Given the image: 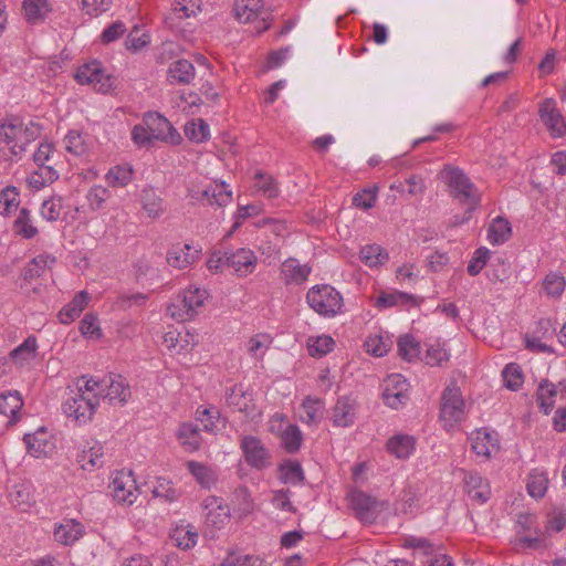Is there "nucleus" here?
I'll use <instances>...</instances> for the list:
<instances>
[{"label": "nucleus", "instance_id": "5701e85b", "mask_svg": "<svg viewBox=\"0 0 566 566\" xmlns=\"http://www.w3.org/2000/svg\"><path fill=\"white\" fill-rule=\"evenodd\" d=\"M140 205L149 218H159L165 212L164 200L153 187H146L140 192Z\"/></svg>", "mask_w": 566, "mask_h": 566}, {"label": "nucleus", "instance_id": "e433bc0d", "mask_svg": "<svg viewBox=\"0 0 566 566\" xmlns=\"http://www.w3.org/2000/svg\"><path fill=\"white\" fill-rule=\"evenodd\" d=\"M254 187L269 199H274L280 196V188L276 180L263 171H258L254 176Z\"/></svg>", "mask_w": 566, "mask_h": 566}, {"label": "nucleus", "instance_id": "9b49d317", "mask_svg": "<svg viewBox=\"0 0 566 566\" xmlns=\"http://www.w3.org/2000/svg\"><path fill=\"white\" fill-rule=\"evenodd\" d=\"M241 448L245 462L256 470L270 467L271 457L262 441L253 436H245L241 440Z\"/></svg>", "mask_w": 566, "mask_h": 566}, {"label": "nucleus", "instance_id": "473e14b6", "mask_svg": "<svg viewBox=\"0 0 566 566\" xmlns=\"http://www.w3.org/2000/svg\"><path fill=\"white\" fill-rule=\"evenodd\" d=\"M21 119L10 117L0 124V140L6 144L18 145L21 143Z\"/></svg>", "mask_w": 566, "mask_h": 566}, {"label": "nucleus", "instance_id": "f704fd0d", "mask_svg": "<svg viewBox=\"0 0 566 566\" xmlns=\"http://www.w3.org/2000/svg\"><path fill=\"white\" fill-rule=\"evenodd\" d=\"M55 259L50 255H38L32 259L22 270V277L25 281H32L42 275L49 264L54 263Z\"/></svg>", "mask_w": 566, "mask_h": 566}, {"label": "nucleus", "instance_id": "2eb2a0df", "mask_svg": "<svg viewBox=\"0 0 566 566\" xmlns=\"http://www.w3.org/2000/svg\"><path fill=\"white\" fill-rule=\"evenodd\" d=\"M463 482L467 493L472 501L484 504L491 496V489L486 480L476 472H464Z\"/></svg>", "mask_w": 566, "mask_h": 566}, {"label": "nucleus", "instance_id": "3c124183", "mask_svg": "<svg viewBox=\"0 0 566 566\" xmlns=\"http://www.w3.org/2000/svg\"><path fill=\"white\" fill-rule=\"evenodd\" d=\"M565 279L558 273H549L543 281V290L552 298H559L565 291Z\"/></svg>", "mask_w": 566, "mask_h": 566}, {"label": "nucleus", "instance_id": "6e6552de", "mask_svg": "<svg viewBox=\"0 0 566 566\" xmlns=\"http://www.w3.org/2000/svg\"><path fill=\"white\" fill-rule=\"evenodd\" d=\"M440 418L446 426L460 422L464 416V400L459 387H447L441 398Z\"/></svg>", "mask_w": 566, "mask_h": 566}, {"label": "nucleus", "instance_id": "ea45409f", "mask_svg": "<svg viewBox=\"0 0 566 566\" xmlns=\"http://www.w3.org/2000/svg\"><path fill=\"white\" fill-rule=\"evenodd\" d=\"M63 142L66 151L74 156H83L88 151L85 136L77 130H70Z\"/></svg>", "mask_w": 566, "mask_h": 566}, {"label": "nucleus", "instance_id": "0e129e2a", "mask_svg": "<svg viewBox=\"0 0 566 566\" xmlns=\"http://www.w3.org/2000/svg\"><path fill=\"white\" fill-rule=\"evenodd\" d=\"M61 210L62 199L52 197L42 202L40 214L46 221L53 222L60 218Z\"/></svg>", "mask_w": 566, "mask_h": 566}, {"label": "nucleus", "instance_id": "39448f33", "mask_svg": "<svg viewBox=\"0 0 566 566\" xmlns=\"http://www.w3.org/2000/svg\"><path fill=\"white\" fill-rule=\"evenodd\" d=\"M441 177L450 187L452 196L468 206L469 210L478 207L479 195L476 188L460 168L446 166L441 171Z\"/></svg>", "mask_w": 566, "mask_h": 566}, {"label": "nucleus", "instance_id": "72a5a7b5", "mask_svg": "<svg viewBox=\"0 0 566 566\" xmlns=\"http://www.w3.org/2000/svg\"><path fill=\"white\" fill-rule=\"evenodd\" d=\"M511 232V223L502 217H496L490 224L488 239L492 244H502L510 239Z\"/></svg>", "mask_w": 566, "mask_h": 566}, {"label": "nucleus", "instance_id": "8fccbe9b", "mask_svg": "<svg viewBox=\"0 0 566 566\" xmlns=\"http://www.w3.org/2000/svg\"><path fill=\"white\" fill-rule=\"evenodd\" d=\"M556 386L549 382L547 379H544L537 389V401L539 407L547 415L554 405V397L556 396Z\"/></svg>", "mask_w": 566, "mask_h": 566}, {"label": "nucleus", "instance_id": "dca6fc26", "mask_svg": "<svg viewBox=\"0 0 566 566\" xmlns=\"http://www.w3.org/2000/svg\"><path fill=\"white\" fill-rule=\"evenodd\" d=\"M541 119L554 137H560L566 133V124L560 113L556 109L552 99H546L539 109Z\"/></svg>", "mask_w": 566, "mask_h": 566}, {"label": "nucleus", "instance_id": "b1692460", "mask_svg": "<svg viewBox=\"0 0 566 566\" xmlns=\"http://www.w3.org/2000/svg\"><path fill=\"white\" fill-rule=\"evenodd\" d=\"M90 296L87 292H78L73 300L66 304L59 313V318L62 324H70L77 318L84 311L88 303Z\"/></svg>", "mask_w": 566, "mask_h": 566}, {"label": "nucleus", "instance_id": "603ef678", "mask_svg": "<svg viewBox=\"0 0 566 566\" xmlns=\"http://www.w3.org/2000/svg\"><path fill=\"white\" fill-rule=\"evenodd\" d=\"M281 480L284 483L298 484L304 480V472L297 461H287L280 465Z\"/></svg>", "mask_w": 566, "mask_h": 566}, {"label": "nucleus", "instance_id": "5fc2aeb1", "mask_svg": "<svg viewBox=\"0 0 566 566\" xmlns=\"http://www.w3.org/2000/svg\"><path fill=\"white\" fill-rule=\"evenodd\" d=\"M105 178L113 187H124L132 181L133 169L125 166H115L108 170Z\"/></svg>", "mask_w": 566, "mask_h": 566}, {"label": "nucleus", "instance_id": "bb28decb", "mask_svg": "<svg viewBox=\"0 0 566 566\" xmlns=\"http://www.w3.org/2000/svg\"><path fill=\"white\" fill-rule=\"evenodd\" d=\"M301 408V420L308 426L318 424L324 417V402L318 398L306 397Z\"/></svg>", "mask_w": 566, "mask_h": 566}, {"label": "nucleus", "instance_id": "338daca9", "mask_svg": "<svg viewBox=\"0 0 566 566\" xmlns=\"http://www.w3.org/2000/svg\"><path fill=\"white\" fill-rule=\"evenodd\" d=\"M489 259L490 251L488 248L482 247L476 249L468 264V273L472 276L478 275L486 265Z\"/></svg>", "mask_w": 566, "mask_h": 566}, {"label": "nucleus", "instance_id": "393cba45", "mask_svg": "<svg viewBox=\"0 0 566 566\" xmlns=\"http://www.w3.org/2000/svg\"><path fill=\"white\" fill-rule=\"evenodd\" d=\"M350 506L356 512L359 520L371 522L374 516L371 510L375 506V500L361 491H354L349 497Z\"/></svg>", "mask_w": 566, "mask_h": 566}, {"label": "nucleus", "instance_id": "69168bd1", "mask_svg": "<svg viewBox=\"0 0 566 566\" xmlns=\"http://www.w3.org/2000/svg\"><path fill=\"white\" fill-rule=\"evenodd\" d=\"M220 566H264L263 560L252 555L230 553Z\"/></svg>", "mask_w": 566, "mask_h": 566}, {"label": "nucleus", "instance_id": "a211bd4d", "mask_svg": "<svg viewBox=\"0 0 566 566\" xmlns=\"http://www.w3.org/2000/svg\"><path fill=\"white\" fill-rule=\"evenodd\" d=\"M53 534L57 543L69 546L84 535V526L75 520H65L54 527Z\"/></svg>", "mask_w": 566, "mask_h": 566}, {"label": "nucleus", "instance_id": "a878e982", "mask_svg": "<svg viewBox=\"0 0 566 566\" xmlns=\"http://www.w3.org/2000/svg\"><path fill=\"white\" fill-rule=\"evenodd\" d=\"M177 438L189 452L197 451L202 441L199 427L191 422H186L180 426Z\"/></svg>", "mask_w": 566, "mask_h": 566}, {"label": "nucleus", "instance_id": "49530a36", "mask_svg": "<svg viewBox=\"0 0 566 566\" xmlns=\"http://www.w3.org/2000/svg\"><path fill=\"white\" fill-rule=\"evenodd\" d=\"M398 354L407 360L412 361L420 355V344L411 335H402L398 339Z\"/></svg>", "mask_w": 566, "mask_h": 566}, {"label": "nucleus", "instance_id": "09e8293b", "mask_svg": "<svg viewBox=\"0 0 566 566\" xmlns=\"http://www.w3.org/2000/svg\"><path fill=\"white\" fill-rule=\"evenodd\" d=\"M547 484L548 479L544 473L533 471L528 475L526 489L532 497L541 499L546 493Z\"/></svg>", "mask_w": 566, "mask_h": 566}, {"label": "nucleus", "instance_id": "e2e57ef3", "mask_svg": "<svg viewBox=\"0 0 566 566\" xmlns=\"http://www.w3.org/2000/svg\"><path fill=\"white\" fill-rule=\"evenodd\" d=\"M202 507L205 510L208 511L207 513V520L210 521L212 524H216L217 521L213 518V514L212 512L214 510H219L220 513H218V516H223V518H228L229 517V510L227 506H223V500L221 497H218V496H213V495H210V496H207L203 501H202Z\"/></svg>", "mask_w": 566, "mask_h": 566}, {"label": "nucleus", "instance_id": "412c9836", "mask_svg": "<svg viewBox=\"0 0 566 566\" xmlns=\"http://www.w3.org/2000/svg\"><path fill=\"white\" fill-rule=\"evenodd\" d=\"M167 73L169 83L179 85H189L196 75L192 63L184 59L171 63Z\"/></svg>", "mask_w": 566, "mask_h": 566}, {"label": "nucleus", "instance_id": "aec40b11", "mask_svg": "<svg viewBox=\"0 0 566 566\" xmlns=\"http://www.w3.org/2000/svg\"><path fill=\"white\" fill-rule=\"evenodd\" d=\"M199 251L189 244L174 245L167 253V262L176 269H185L198 258Z\"/></svg>", "mask_w": 566, "mask_h": 566}, {"label": "nucleus", "instance_id": "864d4df0", "mask_svg": "<svg viewBox=\"0 0 566 566\" xmlns=\"http://www.w3.org/2000/svg\"><path fill=\"white\" fill-rule=\"evenodd\" d=\"M366 352L375 357H382L386 355L391 346V342L388 338H384L381 335H369L364 344Z\"/></svg>", "mask_w": 566, "mask_h": 566}, {"label": "nucleus", "instance_id": "6e6d98bb", "mask_svg": "<svg viewBox=\"0 0 566 566\" xmlns=\"http://www.w3.org/2000/svg\"><path fill=\"white\" fill-rule=\"evenodd\" d=\"M491 269L488 271V277L491 281L504 282L511 275V266L506 260L500 255L494 256L490 263Z\"/></svg>", "mask_w": 566, "mask_h": 566}, {"label": "nucleus", "instance_id": "20e7f679", "mask_svg": "<svg viewBox=\"0 0 566 566\" xmlns=\"http://www.w3.org/2000/svg\"><path fill=\"white\" fill-rule=\"evenodd\" d=\"M207 291L199 287H189L178 294L167 306V312L177 322L191 321L207 298Z\"/></svg>", "mask_w": 566, "mask_h": 566}, {"label": "nucleus", "instance_id": "13d9d810", "mask_svg": "<svg viewBox=\"0 0 566 566\" xmlns=\"http://www.w3.org/2000/svg\"><path fill=\"white\" fill-rule=\"evenodd\" d=\"M505 387L516 391L523 385V374L521 367L517 364L511 363L505 366L502 371Z\"/></svg>", "mask_w": 566, "mask_h": 566}, {"label": "nucleus", "instance_id": "a18cd8bd", "mask_svg": "<svg viewBox=\"0 0 566 566\" xmlns=\"http://www.w3.org/2000/svg\"><path fill=\"white\" fill-rule=\"evenodd\" d=\"M185 135L195 143H203L209 139V125L201 118L193 119L186 124Z\"/></svg>", "mask_w": 566, "mask_h": 566}, {"label": "nucleus", "instance_id": "c9c22d12", "mask_svg": "<svg viewBox=\"0 0 566 566\" xmlns=\"http://www.w3.org/2000/svg\"><path fill=\"white\" fill-rule=\"evenodd\" d=\"M187 468L202 488L210 489V486L216 482V475L208 465L197 461H189L187 463Z\"/></svg>", "mask_w": 566, "mask_h": 566}, {"label": "nucleus", "instance_id": "4be33fe9", "mask_svg": "<svg viewBox=\"0 0 566 566\" xmlns=\"http://www.w3.org/2000/svg\"><path fill=\"white\" fill-rule=\"evenodd\" d=\"M234 11L235 18L240 22H256L255 32L258 34L266 32L271 28V23L265 18L258 20V3H252L250 0H247V3L242 6V12L239 6L235 7Z\"/></svg>", "mask_w": 566, "mask_h": 566}, {"label": "nucleus", "instance_id": "680f3d73", "mask_svg": "<svg viewBox=\"0 0 566 566\" xmlns=\"http://www.w3.org/2000/svg\"><path fill=\"white\" fill-rule=\"evenodd\" d=\"M111 197V192L106 187L94 186L86 195L88 206L92 210H99Z\"/></svg>", "mask_w": 566, "mask_h": 566}, {"label": "nucleus", "instance_id": "79ce46f5", "mask_svg": "<svg viewBox=\"0 0 566 566\" xmlns=\"http://www.w3.org/2000/svg\"><path fill=\"white\" fill-rule=\"evenodd\" d=\"M303 441V433L296 424H289L281 434V442L289 453L300 450Z\"/></svg>", "mask_w": 566, "mask_h": 566}, {"label": "nucleus", "instance_id": "0eeeda50", "mask_svg": "<svg viewBox=\"0 0 566 566\" xmlns=\"http://www.w3.org/2000/svg\"><path fill=\"white\" fill-rule=\"evenodd\" d=\"M144 124L149 129L148 134L153 140H160L170 145H179L182 140L181 135L171 123L157 112L146 113Z\"/></svg>", "mask_w": 566, "mask_h": 566}, {"label": "nucleus", "instance_id": "7ed1b4c3", "mask_svg": "<svg viewBox=\"0 0 566 566\" xmlns=\"http://www.w3.org/2000/svg\"><path fill=\"white\" fill-rule=\"evenodd\" d=\"M306 301L318 315L334 317L342 312L343 297L332 285H315L307 291Z\"/></svg>", "mask_w": 566, "mask_h": 566}, {"label": "nucleus", "instance_id": "a19ab883", "mask_svg": "<svg viewBox=\"0 0 566 566\" xmlns=\"http://www.w3.org/2000/svg\"><path fill=\"white\" fill-rule=\"evenodd\" d=\"M11 504L22 511H27L33 502V496L29 485L17 484L9 492Z\"/></svg>", "mask_w": 566, "mask_h": 566}, {"label": "nucleus", "instance_id": "37998d69", "mask_svg": "<svg viewBox=\"0 0 566 566\" xmlns=\"http://www.w3.org/2000/svg\"><path fill=\"white\" fill-rule=\"evenodd\" d=\"M13 230L24 239H32L38 234V229L31 224L30 210L22 208L13 222Z\"/></svg>", "mask_w": 566, "mask_h": 566}, {"label": "nucleus", "instance_id": "cd10ccee", "mask_svg": "<svg viewBox=\"0 0 566 566\" xmlns=\"http://www.w3.org/2000/svg\"><path fill=\"white\" fill-rule=\"evenodd\" d=\"M59 179V172L53 166L42 165L38 166V169L30 174L27 178V182L30 188L40 190L49 184L54 182Z\"/></svg>", "mask_w": 566, "mask_h": 566}, {"label": "nucleus", "instance_id": "c85d7f7f", "mask_svg": "<svg viewBox=\"0 0 566 566\" xmlns=\"http://www.w3.org/2000/svg\"><path fill=\"white\" fill-rule=\"evenodd\" d=\"M386 448L396 458L407 459L415 450V439L408 434H398L388 440Z\"/></svg>", "mask_w": 566, "mask_h": 566}, {"label": "nucleus", "instance_id": "4d7b16f0", "mask_svg": "<svg viewBox=\"0 0 566 566\" xmlns=\"http://www.w3.org/2000/svg\"><path fill=\"white\" fill-rule=\"evenodd\" d=\"M19 206V191L14 186H7L0 191V213L9 214Z\"/></svg>", "mask_w": 566, "mask_h": 566}, {"label": "nucleus", "instance_id": "2f4dec72", "mask_svg": "<svg viewBox=\"0 0 566 566\" xmlns=\"http://www.w3.org/2000/svg\"><path fill=\"white\" fill-rule=\"evenodd\" d=\"M22 9L25 20L31 24L41 22L51 11L48 0H23Z\"/></svg>", "mask_w": 566, "mask_h": 566}, {"label": "nucleus", "instance_id": "7c9ffc66", "mask_svg": "<svg viewBox=\"0 0 566 566\" xmlns=\"http://www.w3.org/2000/svg\"><path fill=\"white\" fill-rule=\"evenodd\" d=\"M36 349V337L31 335L10 353V357L18 366L22 367L24 364L34 359Z\"/></svg>", "mask_w": 566, "mask_h": 566}, {"label": "nucleus", "instance_id": "423d86ee", "mask_svg": "<svg viewBox=\"0 0 566 566\" xmlns=\"http://www.w3.org/2000/svg\"><path fill=\"white\" fill-rule=\"evenodd\" d=\"M74 77L78 84H92L99 93L105 94L113 90V76L105 74L101 63L96 60L80 66Z\"/></svg>", "mask_w": 566, "mask_h": 566}, {"label": "nucleus", "instance_id": "f3484780", "mask_svg": "<svg viewBox=\"0 0 566 566\" xmlns=\"http://www.w3.org/2000/svg\"><path fill=\"white\" fill-rule=\"evenodd\" d=\"M312 269L307 264H301L294 258L286 259L281 265V276L285 284L304 283Z\"/></svg>", "mask_w": 566, "mask_h": 566}, {"label": "nucleus", "instance_id": "f8f14e48", "mask_svg": "<svg viewBox=\"0 0 566 566\" xmlns=\"http://www.w3.org/2000/svg\"><path fill=\"white\" fill-rule=\"evenodd\" d=\"M226 402L233 411L250 415L254 409L253 392L245 389L241 384L226 390Z\"/></svg>", "mask_w": 566, "mask_h": 566}, {"label": "nucleus", "instance_id": "774afa93", "mask_svg": "<svg viewBox=\"0 0 566 566\" xmlns=\"http://www.w3.org/2000/svg\"><path fill=\"white\" fill-rule=\"evenodd\" d=\"M234 501L237 503V510L241 516L250 514L253 510V502L250 492L247 488L241 486L234 491Z\"/></svg>", "mask_w": 566, "mask_h": 566}, {"label": "nucleus", "instance_id": "bf43d9fd", "mask_svg": "<svg viewBox=\"0 0 566 566\" xmlns=\"http://www.w3.org/2000/svg\"><path fill=\"white\" fill-rule=\"evenodd\" d=\"M153 494L156 497H163L165 501L171 503L179 499L180 493L174 488L172 482L165 479L158 478L156 485L154 486Z\"/></svg>", "mask_w": 566, "mask_h": 566}, {"label": "nucleus", "instance_id": "9d476101", "mask_svg": "<svg viewBox=\"0 0 566 566\" xmlns=\"http://www.w3.org/2000/svg\"><path fill=\"white\" fill-rule=\"evenodd\" d=\"M382 398L392 409L402 407L409 400V384L400 374H394L385 379Z\"/></svg>", "mask_w": 566, "mask_h": 566}, {"label": "nucleus", "instance_id": "c756f323", "mask_svg": "<svg viewBox=\"0 0 566 566\" xmlns=\"http://www.w3.org/2000/svg\"><path fill=\"white\" fill-rule=\"evenodd\" d=\"M23 406V400L18 391H8L0 395V415L8 417L9 422L18 420V412Z\"/></svg>", "mask_w": 566, "mask_h": 566}, {"label": "nucleus", "instance_id": "1a4fd4ad", "mask_svg": "<svg viewBox=\"0 0 566 566\" xmlns=\"http://www.w3.org/2000/svg\"><path fill=\"white\" fill-rule=\"evenodd\" d=\"M108 488L113 499L120 504L132 505L139 494L138 486L132 471L117 472Z\"/></svg>", "mask_w": 566, "mask_h": 566}, {"label": "nucleus", "instance_id": "c03bdc74", "mask_svg": "<svg viewBox=\"0 0 566 566\" xmlns=\"http://www.w3.org/2000/svg\"><path fill=\"white\" fill-rule=\"evenodd\" d=\"M21 130H22L21 143L18 145H12V147H11V153L14 156H18V155H21L22 153H24L25 146L40 136L41 126L33 122H30L27 125H24L21 122Z\"/></svg>", "mask_w": 566, "mask_h": 566}, {"label": "nucleus", "instance_id": "de8ad7c7", "mask_svg": "<svg viewBox=\"0 0 566 566\" xmlns=\"http://www.w3.org/2000/svg\"><path fill=\"white\" fill-rule=\"evenodd\" d=\"M202 197L210 205L222 207L228 205L232 199V192L224 189V182L221 185L210 186L202 191Z\"/></svg>", "mask_w": 566, "mask_h": 566}, {"label": "nucleus", "instance_id": "f257e3e1", "mask_svg": "<svg viewBox=\"0 0 566 566\" xmlns=\"http://www.w3.org/2000/svg\"><path fill=\"white\" fill-rule=\"evenodd\" d=\"M85 377L76 382L77 391L70 396L62 405L64 415L77 424H86L93 419L98 405V397L94 391H86Z\"/></svg>", "mask_w": 566, "mask_h": 566}, {"label": "nucleus", "instance_id": "ddd939ff", "mask_svg": "<svg viewBox=\"0 0 566 566\" xmlns=\"http://www.w3.org/2000/svg\"><path fill=\"white\" fill-rule=\"evenodd\" d=\"M356 408L355 399L348 396L338 398L333 408V424L342 428L353 426L356 419Z\"/></svg>", "mask_w": 566, "mask_h": 566}, {"label": "nucleus", "instance_id": "4468645a", "mask_svg": "<svg viewBox=\"0 0 566 566\" xmlns=\"http://www.w3.org/2000/svg\"><path fill=\"white\" fill-rule=\"evenodd\" d=\"M226 261H228L229 269H233L239 275L243 276L254 271L256 256L252 250L241 248L237 251H229Z\"/></svg>", "mask_w": 566, "mask_h": 566}, {"label": "nucleus", "instance_id": "f03ea898", "mask_svg": "<svg viewBox=\"0 0 566 566\" xmlns=\"http://www.w3.org/2000/svg\"><path fill=\"white\" fill-rule=\"evenodd\" d=\"M84 387L86 391L95 390L98 399H107L111 405L123 406L130 398L129 385L120 375L105 376L101 380L91 377L84 381Z\"/></svg>", "mask_w": 566, "mask_h": 566}, {"label": "nucleus", "instance_id": "6ab92c4d", "mask_svg": "<svg viewBox=\"0 0 566 566\" xmlns=\"http://www.w3.org/2000/svg\"><path fill=\"white\" fill-rule=\"evenodd\" d=\"M104 447L98 441L87 442L81 453L77 454V462L83 470L92 471L104 464Z\"/></svg>", "mask_w": 566, "mask_h": 566}, {"label": "nucleus", "instance_id": "052dcab7", "mask_svg": "<svg viewBox=\"0 0 566 566\" xmlns=\"http://www.w3.org/2000/svg\"><path fill=\"white\" fill-rule=\"evenodd\" d=\"M378 187L365 188L353 197V206L364 210L371 209L377 200Z\"/></svg>", "mask_w": 566, "mask_h": 566}, {"label": "nucleus", "instance_id": "58836bf2", "mask_svg": "<svg viewBox=\"0 0 566 566\" xmlns=\"http://www.w3.org/2000/svg\"><path fill=\"white\" fill-rule=\"evenodd\" d=\"M472 440V450L476 455L490 457L492 450L495 448V440L486 430L481 429L475 432Z\"/></svg>", "mask_w": 566, "mask_h": 566}, {"label": "nucleus", "instance_id": "4c0bfd02", "mask_svg": "<svg viewBox=\"0 0 566 566\" xmlns=\"http://www.w3.org/2000/svg\"><path fill=\"white\" fill-rule=\"evenodd\" d=\"M360 258L366 265L373 268L387 262L389 255L380 245L368 244L361 248Z\"/></svg>", "mask_w": 566, "mask_h": 566}]
</instances>
